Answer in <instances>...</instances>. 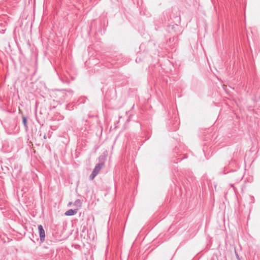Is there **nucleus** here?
Segmentation results:
<instances>
[{
  "mask_svg": "<svg viewBox=\"0 0 260 260\" xmlns=\"http://www.w3.org/2000/svg\"><path fill=\"white\" fill-rule=\"evenodd\" d=\"M73 93V91L72 90H57L56 95L61 101H64L68 99L69 95H72Z\"/></svg>",
  "mask_w": 260,
  "mask_h": 260,
  "instance_id": "f257e3e1",
  "label": "nucleus"
},
{
  "mask_svg": "<svg viewBox=\"0 0 260 260\" xmlns=\"http://www.w3.org/2000/svg\"><path fill=\"white\" fill-rule=\"evenodd\" d=\"M38 230L39 232V236L40 238V241L41 242H43L45 241V232L42 225L40 224L38 225Z\"/></svg>",
  "mask_w": 260,
  "mask_h": 260,
  "instance_id": "f03ea898",
  "label": "nucleus"
},
{
  "mask_svg": "<svg viewBox=\"0 0 260 260\" xmlns=\"http://www.w3.org/2000/svg\"><path fill=\"white\" fill-rule=\"evenodd\" d=\"M103 167H104V166H103V163H98L95 165V166L92 171H93L94 172H95L98 174V173H99V172L101 171V170L102 169V168Z\"/></svg>",
  "mask_w": 260,
  "mask_h": 260,
  "instance_id": "7ed1b4c3",
  "label": "nucleus"
},
{
  "mask_svg": "<svg viewBox=\"0 0 260 260\" xmlns=\"http://www.w3.org/2000/svg\"><path fill=\"white\" fill-rule=\"evenodd\" d=\"M78 209H70L66 211L64 214L67 216H72L76 214L77 213Z\"/></svg>",
  "mask_w": 260,
  "mask_h": 260,
  "instance_id": "20e7f679",
  "label": "nucleus"
},
{
  "mask_svg": "<svg viewBox=\"0 0 260 260\" xmlns=\"http://www.w3.org/2000/svg\"><path fill=\"white\" fill-rule=\"evenodd\" d=\"M22 123L24 126L25 130L27 131L28 129L27 117L24 116H22Z\"/></svg>",
  "mask_w": 260,
  "mask_h": 260,
  "instance_id": "39448f33",
  "label": "nucleus"
},
{
  "mask_svg": "<svg viewBox=\"0 0 260 260\" xmlns=\"http://www.w3.org/2000/svg\"><path fill=\"white\" fill-rule=\"evenodd\" d=\"M99 161H100L99 163H103V166H104L105 161L106 159V156L105 154H103L101 155L99 157Z\"/></svg>",
  "mask_w": 260,
  "mask_h": 260,
  "instance_id": "423d86ee",
  "label": "nucleus"
},
{
  "mask_svg": "<svg viewBox=\"0 0 260 260\" xmlns=\"http://www.w3.org/2000/svg\"><path fill=\"white\" fill-rule=\"evenodd\" d=\"M74 205L78 207H81L82 206L81 200L80 199H77L74 202Z\"/></svg>",
  "mask_w": 260,
  "mask_h": 260,
  "instance_id": "0eeeda50",
  "label": "nucleus"
},
{
  "mask_svg": "<svg viewBox=\"0 0 260 260\" xmlns=\"http://www.w3.org/2000/svg\"><path fill=\"white\" fill-rule=\"evenodd\" d=\"M98 175L96 173L94 172L93 171L92 172L91 174H90L89 176V178L90 180H93L94 177Z\"/></svg>",
  "mask_w": 260,
  "mask_h": 260,
  "instance_id": "6e6552de",
  "label": "nucleus"
},
{
  "mask_svg": "<svg viewBox=\"0 0 260 260\" xmlns=\"http://www.w3.org/2000/svg\"><path fill=\"white\" fill-rule=\"evenodd\" d=\"M235 255H236V257L237 259L238 260H240V258L239 257V255L238 252L236 251V248H235Z\"/></svg>",
  "mask_w": 260,
  "mask_h": 260,
  "instance_id": "1a4fd4ad",
  "label": "nucleus"
},
{
  "mask_svg": "<svg viewBox=\"0 0 260 260\" xmlns=\"http://www.w3.org/2000/svg\"><path fill=\"white\" fill-rule=\"evenodd\" d=\"M44 138L45 139H46L47 138V136H46V135H45L44 136Z\"/></svg>",
  "mask_w": 260,
  "mask_h": 260,
  "instance_id": "9d476101",
  "label": "nucleus"
},
{
  "mask_svg": "<svg viewBox=\"0 0 260 260\" xmlns=\"http://www.w3.org/2000/svg\"><path fill=\"white\" fill-rule=\"evenodd\" d=\"M71 204H72V203H71H71H70L69 204V205H71Z\"/></svg>",
  "mask_w": 260,
  "mask_h": 260,
  "instance_id": "9b49d317",
  "label": "nucleus"
}]
</instances>
